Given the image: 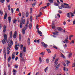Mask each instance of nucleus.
Here are the masks:
<instances>
[{
    "instance_id": "obj_1",
    "label": "nucleus",
    "mask_w": 75,
    "mask_h": 75,
    "mask_svg": "<svg viewBox=\"0 0 75 75\" xmlns=\"http://www.w3.org/2000/svg\"><path fill=\"white\" fill-rule=\"evenodd\" d=\"M13 41L12 40H11L10 41V42L8 44V46L7 47V52L8 54H9L10 53V48H11V46L13 45Z\"/></svg>"
},
{
    "instance_id": "obj_2",
    "label": "nucleus",
    "mask_w": 75,
    "mask_h": 75,
    "mask_svg": "<svg viewBox=\"0 0 75 75\" xmlns=\"http://www.w3.org/2000/svg\"><path fill=\"white\" fill-rule=\"evenodd\" d=\"M7 35L6 34H5L4 35V39H3L2 41V42L3 44H4L6 43L7 42Z\"/></svg>"
},
{
    "instance_id": "obj_3",
    "label": "nucleus",
    "mask_w": 75,
    "mask_h": 75,
    "mask_svg": "<svg viewBox=\"0 0 75 75\" xmlns=\"http://www.w3.org/2000/svg\"><path fill=\"white\" fill-rule=\"evenodd\" d=\"M61 6L64 8H71V7L69 6V4L65 3L62 4Z\"/></svg>"
},
{
    "instance_id": "obj_4",
    "label": "nucleus",
    "mask_w": 75,
    "mask_h": 75,
    "mask_svg": "<svg viewBox=\"0 0 75 75\" xmlns=\"http://www.w3.org/2000/svg\"><path fill=\"white\" fill-rule=\"evenodd\" d=\"M41 44L42 45V46L43 47L47 48V47H48V45H47V44H45V43H44V42H41Z\"/></svg>"
},
{
    "instance_id": "obj_5",
    "label": "nucleus",
    "mask_w": 75,
    "mask_h": 75,
    "mask_svg": "<svg viewBox=\"0 0 75 75\" xmlns=\"http://www.w3.org/2000/svg\"><path fill=\"white\" fill-rule=\"evenodd\" d=\"M57 2L58 3L54 2V6H58L59 5V4H60V2H59V0H57Z\"/></svg>"
},
{
    "instance_id": "obj_6",
    "label": "nucleus",
    "mask_w": 75,
    "mask_h": 75,
    "mask_svg": "<svg viewBox=\"0 0 75 75\" xmlns=\"http://www.w3.org/2000/svg\"><path fill=\"white\" fill-rule=\"evenodd\" d=\"M21 45L19 43H18L17 44V45H16L15 46V50H17L18 49V47H17V46H19V47H20V46Z\"/></svg>"
},
{
    "instance_id": "obj_7",
    "label": "nucleus",
    "mask_w": 75,
    "mask_h": 75,
    "mask_svg": "<svg viewBox=\"0 0 75 75\" xmlns=\"http://www.w3.org/2000/svg\"><path fill=\"white\" fill-rule=\"evenodd\" d=\"M58 59H57L55 61V62H54V63L55 64L54 65L56 66H57V65H58Z\"/></svg>"
},
{
    "instance_id": "obj_8",
    "label": "nucleus",
    "mask_w": 75,
    "mask_h": 75,
    "mask_svg": "<svg viewBox=\"0 0 75 75\" xmlns=\"http://www.w3.org/2000/svg\"><path fill=\"white\" fill-rule=\"evenodd\" d=\"M13 37L14 38H16V37H17V32L16 31L14 33Z\"/></svg>"
},
{
    "instance_id": "obj_9",
    "label": "nucleus",
    "mask_w": 75,
    "mask_h": 75,
    "mask_svg": "<svg viewBox=\"0 0 75 75\" xmlns=\"http://www.w3.org/2000/svg\"><path fill=\"white\" fill-rule=\"evenodd\" d=\"M52 29H55V24H54V23H53L52 24Z\"/></svg>"
},
{
    "instance_id": "obj_10",
    "label": "nucleus",
    "mask_w": 75,
    "mask_h": 75,
    "mask_svg": "<svg viewBox=\"0 0 75 75\" xmlns=\"http://www.w3.org/2000/svg\"><path fill=\"white\" fill-rule=\"evenodd\" d=\"M27 43L28 45H29L30 44V39L28 38L27 41Z\"/></svg>"
},
{
    "instance_id": "obj_11",
    "label": "nucleus",
    "mask_w": 75,
    "mask_h": 75,
    "mask_svg": "<svg viewBox=\"0 0 75 75\" xmlns=\"http://www.w3.org/2000/svg\"><path fill=\"white\" fill-rule=\"evenodd\" d=\"M3 31L4 33H5V32L6 31V26L5 25H4V30H3Z\"/></svg>"
},
{
    "instance_id": "obj_12",
    "label": "nucleus",
    "mask_w": 75,
    "mask_h": 75,
    "mask_svg": "<svg viewBox=\"0 0 75 75\" xmlns=\"http://www.w3.org/2000/svg\"><path fill=\"white\" fill-rule=\"evenodd\" d=\"M34 3H33L32 4V7H34L35 6V4H36V3H37V2L35 1V0L34 1Z\"/></svg>"
},
{
    "instance_id": "obj_13",
    "label": "nucleus",
    "mask_w": 75,
    "mask_h": 75,
    "mask_svg": "<svg viewBox=\"0 0 75 75\" xmlns=\"http://www.w3.org/2000/svg\"><path fill=\"white\" fill-rule=\"evenodd\" d=\"M11 17L9 16L8 17V21L9 23H10V22H11Z\"/></svg>"
},
{
    "instance_id": "obj_14",
    "label": "nucleus",
    "mask_w": 75,
    "mask_h": 75,
    "mask_svg": "<svg viewBox=\"0 0 75 75\" xmlns=\"http://www.w3.org/2000/svg\"><path fill=\"white\" fill-rule=\"evenodd\" d=\"M28 15H29V13H28V11H27L25 13V16L26 17H28Z\"/></svg>"
},
{
    "instance_id": "obj_15",
    "label": "nucleus",
    "mask_w": 75,
    "mask_h": 75,
    "mask_svg": "<svg viewBox=\"0 0 75 75\" xmlns=\"http://www.w3.org/2000/svg\"><path fill=\"white\" fill-rule=\"evenodd\" d=\"M23 51L24 52H25L26 51H27V50H26V48L25 47H24L23 48Z\"/></svg>"
},
{
    "instance_id": "obj_16",
    "label": "nucleus",
    "mask_w": 75,
    "mask_h": 75,
    "mask_svg": "<svg viewBox=\"0 0 75 75\" xmlns=\"http://www.w3.org/2000/svg\"><path fill=\"white\" fill-rule=\"evenodd\" d=\"M28 27L30 29H31V27H32V23H30Z\"/></svg>"
},
{
    "instance_id": "obj_17",
    "label": "nucleus",
    "mask_w": 75,
    "mask_h": 75,
    "mask_svg": "<svg viewBox=\"0 0 75 75\" xmlns=\"http://www.w3.org/2000/svg\"><path fill=\"white\" fill-rule=\"evenodd\" d=\"M70 14H71V12L68 13H67V17H69V18H71V16H70Z\"/></svg>"
},
{
    "instance_id": "obj_18",
    "label": "nucleus",
    "mask_w": 75,
    "mask_h": 75,
    "mask_svg": "<svg viewBox=\"0 0 75 75\" xmlns=\"http://www.w3.org/2000/svg\"><path fill=\"white\" fill-rule=\"evenodd\" d=\"M28 27V25H27V24H26L24 27V29L25 30H27Z\"/></svg>"
},
{
    "instance_id": "obj_19",
    "label": "nucleus",
    "mask_w": 75,
    "mask_h": 75,
    "mask_svg": "<svg viewBox=\"0 0 75 75\" xmlns=\"http://www.w3.org/2000/svg\"><path fill=\"white\" fill-rule=\"evenodd\" d=\"M7 13H6L5 15H4V18L5 20L6 19V18H7Z\"/></svg>"
},
{
    "instance_id": "obj_20",
    "label": "nucleus",
    "mask_w": 75,
    "mask_h": 75,
    "mask_svg": "<svg viewBox=\"0 0 75 75\" xmlns=\"http://www.w3.org/2000/svg\"><path fill=\"white\" fill-rule=\"evenodd\" d=\"M44 54H45V52H42L40 54V55H42V57H43V56L44 55Z\"/></svg>"
},
{
    "instance_id": "obj_21",
    "label": "nucleus",
    "mask_w": 75,
    "mask_h": 75,
    "mask_svg": "<svg viewBox=\"0 0 75 75\" xmlns=\"http://www.w3.org/2000/svg\"><path fill=\"white\" fill-rule=\"evenodd\" d=\"M48 67H46L44 69V71L45 72H47V71L48 70Z\"/></svg>"
},
{
    "instance_id": "obj_22",
    "label": "nucleus",
    "mask_w": 75,
    "mask_h": 75,
    "mask_svg": "<svg viewBox=\"0 0 75 75\" xmlns=\"http://www.w3.org/2000/svg\"><path fill=\"white\" fill-rule=\"evenodd\" d=\"M10 37L12 38L13 37V34H12V31H11L10 33Z\"/></svg>"
},
{
    "instance_id": "obj_23",
    "label": "nucleus",
    "mask_w": 75,
    "mask_h": 75,
    "mask_svg": "<svg viewBox=\"0 0 75 75\" xmlns=\"http://www.w3.org/2000/svg\"><path fill=\"white\" fill-rule=\"evenodd\" d=\"M63 70L65 71H68V69L67 68H66L65 67H64L63 69Z\"/></svg>"
},
{
    "instance_id": "obj_24",
    "label": "nucleus",
    "mask_w": 75,
    "mask_h": 75,
    "mask_svg": "<svg viewBox=\"0 0 75 75\" xmlns=\"http://www.w3.org/2000/svg\"><path fill=\"white\" fill-rule=\"evenodd\" d=\"M57 30H58V31H62V28L59 27L57 28Z\"/></svg>"
},
{
    "instance_id": "obj_25",
    "label": "nucleus",
    "mask_w": 75,
    "mask_h": 75,
    "mask_svg": "<svg viewBox=\"0 0 75 75\" xmlns=\"http://www.w3.org/2000/svg\"><path fill=\"white\" fill-rule=\"evenodd\" d=\"M37 32H38V33L39 34H42V32L41 31H40L39 30H38L37 31Z\"/></svg>"
},
{
    "instance_id": "obj_26",
    "label": "nucleus",
    "mask_w": 75,
    "mask_h": 75,
    "mask_svg": "<svg viewBox=\"0 0 75 75\" xmlns=\"http://www.w3.org/2000/svg\"><path fill=\"white\" fill-rule=\"evenodd\" d=\"M72 53H70L69 54V58H71V56H72Z\"/></svg>"
},
{
    "instance_id": "obj_27",
    "label": "nucleus",
    "mask_w": 75,
    "mask_h": 75,
    "mask_svg": "<svg viewBox=\"0 0 75 75\" xmlns=\"http://www.w3.org/2000/svg\"><path fill=\"white\" fill-rule=\"evenodd\" d=\"M47 6H45L42 7L40 9V11L41 10V9H42V8H44V9H45V8H47Z\"/></svg>"
},
{
    "instance_id": "obj_28",
    "label": "nucleus",
    "mask_w": 75,
    "mask_h": 75,
    "mask_svg": "<svg viewBox=\"0 0 75 75\" xmlns=\"http://www.w3.org/2000/svg\"><path fill=\"white\" fill-rule=\"evenodd\" d=\"M56 57V55H54L53 57V59H52V62L54 61V60H55V57Z\"/></svg>"
},
{
    "instance_id": "obj_29",
    "label": "nucleus",
    "mask_w": 75,
    "mask_h": 75,
    "mask_svg": "<svg viewBox=\"0 0 75 75\" xmlns=\"http://www.w3.org/2000/svg\"><path fill=\"white\" fill-rule=\"evenodd\" d=\"M60 65V64H58V65H57V66L56 67V69H57L58 68H59V66Z\"/></svg>"
},
{
    "instance_id": "obj_30",
    "label": "nucleus",
    "mask_w": 75,
    "mask_h": 75,
    "mask_svg": "<svg viewBox=\"0 0 75 75\" xmlns=\"http://www.w3.org/2000/svg\"><path fill=\"white\" fill-rule=\"evenodd\" d=\"M19 38L20 40H21V34H20L19 35Z\"/></svg>"
},
{
    "instance_id": "obj_31",
    "label": "nucleus",
    "mask_w": 75,
    "mask_h": 75,
    "mask_svg": "<svg viewBox=\"0 0 75 75\" xmlns=\"http://www.w3.org/2000/svg\"><path fill=\"white\" fill-rule=\"evenodd\" d=\"M22 33H23V35L25 34V30H24V29H22Z\"/></svg>"
},
{
    "instance_id": "obj_32",
    "label": "nucleus",
    "mask_w": 75,
    "mask_h": 75,
    "mask_svg": "<svg viewBox=\"0 0 75 75\" xmlns=\"http://www.w3.org/2000/svg\"><path fill=\"white\" fill-rule=\"evenodd\" d=\"M64 41H65V43L66 44H68V41L67 40V39H66L64 40Z\"/></svg>"
},
{
    "instance_id": "obj_33",
    "label": "nucleus",
    "mask_w": 75,
    "mask_h": 75,
    "mask_svg": "<svg viewBox=\"0 0 75 75\" xmlns=\"http://www.w3.org/2000/svg\"><path fill=\"white\" fill-rule=\"evenodd\" d=\"M47 51L48 52V53H51V50L50 49H47Z\"/></svg>"
},
{
    "instance_id": "obj_34",
    "label": "nucleus",
    "mask_w": 75,
    "mask_h": 75,
    "mask_svg": "<svg viewBox=\"0 0 75 75\" xmlns=\"http://www.w3.org/2000/svg\"><path fill=\"white\" fill-rule=\"evenodd\" d=\"M61 57H62L63 58H65V56H64V54H61Z\"/></svg>"
},
{
    "instance_id": "obj_35",
    "label": "nucleus",
    "mask_w": 75,
    "mask_h": 75,
    "mask_svg": "<svg viewBox=\"0 0 75 75\" xmlns=\"http://www.w3.org/2000/svg\"><path fill=\"white\" fill-rule=\"evenodd\" d=\"M25 19H23V20L22 21V22L23 24H24L25 23Z\"/></svg>"
},
{
    "instance_id": "obj_36",
    "label": "nucleus",
    "mask_w": 75,
    "mask_h": 75,
    "mask_svg": "<svg viewBox=\"0 0 75 75\" xmlns=\"http://www.w3.org/2000/svg\"><path fill=\"white\" fill-rule=\"evenodd\" d=\"M16 21H17V20L14 19L13 21V23H16Z\"/></svg>"
},
{
    "instance_id": "obj_37",
    "label": "nucleus",
    "mask_w": 75,
    "mask_h": 75,
    "mask_svg": "<svg viewBox=\"0 0 75 75\" xmlns=\"http://www.w3.org/2000/svg\"><path fill=\"white\" fill-rule=\"evenodd\" d=\"M14 66L15 67V68H16V69H17V68H18V65L15 64L14 65Z\"/></svg>"
},
{
    "instance_id": "obj_38",
    "label": "nucleus",
    "mask_w": 75,
    "mask_h": 75,
    "mask_svg": "<svg viewBox=\"0 0 75 75\" xmlns=\"http://www.w3.org/2000/svg\"><path fill=\"white\" fill-rule=\"evenodd\" d=\"M10 60H11V57L9 56L8 58V62H9L10 61Z\"/></svg>"
},
{
    "instance_id": "obj_39",
    "label": "nucleus",
    "mask_w": 75,
    "mask_h": 75,
    "mask_svg": "<svg viewBox=\"0 0 75 75\" xmlns=\"http://www.w3.org/2000/svg\"><path fill=\"white\" fill-rule=\"evenodd\" d=\"M30 20L31 22L33 20V16H30Z\"/></svg>"
},
{
    "instance_id": "obj_40",
    "label": "nucleus",
    "mask_w": 75,
    "mask_h": 75,
    "mask_svg": "<svg viewBox=\"0 0 75 75\" xmlns=\"http://www.w3.org/2000/svg\"><path fill=\"white\" fill-rule=\"evenodd\" d=\"M25 15V13H24V12H23V13L22 14V17H23V18H24V16Z\"/></svg>"
},
{
    "instance_id": "obj_41",
    "label": "nucleus",
    "mask_w": 75,
    "mask_h": 75,
    "mask_svg": "<svg viewBox=\"0 0 75 75\" xmlns=\"http://www.w3.org/2000/svg\"><path fill=\"white\" fill-rule=\"evenodd\" d=\"M49 59L47 58V59H46V62H47V64H48V63H49Z\"/></svg>"
},
{
    "instance_id": "obj_42",
    "label": "nucleus",
    "mask_w": 75,
    "mask_h": 75,
    "mask_svg": "<svg viewBox=\"0 0 75 75\" xmlns=\"http://www.w3.org/2000/svg\"><path fill=\"white\" fill-rule=\"evenodd\" d=\"M13 71L14 72L13 73H15L16 74V72H17V70H14V69H13Z\"/></svg>"
},
{
    "instance_id": "obj_43",
    "label": "nucleus",
    "mask_w": 75,
    "mask_h": 75,
    "mask_svg": "<svg viewBox=\"0 0 75 75\" xmlns=\"http://www.w3.org/2000/svg\"><path fill=\"white\" fill-rule=\"evenodd\" d=\"M20 57H21V58L23 57V54H22L21 53L20 54Z\"/></svg>"
},
{
    "instance_id": "obj_44",
    "label": "nucleus",
    "mask_w": 75,
    "mask_h": 75,
    "mask_svg": "<svg viewBox=\"0 0 75 75\" xmlns=\"http://www.w3.org/2000/svg\"><path fill=\"white\" fill-rule=\"evenodd\" d=\"M20 27L21 28H22V23L21 22V23L20 24Z\"/></svg>"
},
{
    "instance_id": "obj_45",
    "label": "nucleus",
    "mask_w": 75,
    "mask_h": 75,
    "mask_svg": "<svg viewBox=\"0 0 75 75\" xmlns=\"http://www.w3.org/2000/svg\"><path fill=\"white\" fill-rule=\"evenodd\" d=\"M39 61L40 62H42V60H41V57H39Z\"/></svg>"
},
{
    "instance_id": "obj_46",
    "label": "nucleus",
    "mask_w": 75,
    "mask_h": 75,
    "mask_svg": "<svg viewBox=\"0 0 75 75\" xmlns=\"http://www.w3.org/2000/svg\"><path fill=\"white\" fill-rule=\"evenodd\" d=\"M58 7L59 8V9H62V6H58Z\"/></svg>"
},
{
    "instance_id": "obj_47",
    "label": "nucleus",
    "mask_w": 75,
    "mask_h": 75,
    "mask_svg": "<svg viewBox=\"0 0 75 75\" xmlns=\"http://www.w3.org/2000/svg\"><path fill=\"white\" fill-rule=\"evenodd\" d=\"M23 47V45L22 44L21 46V50H22Z\"/></svg>"
},
{
    "instance_id": "obj_48",
    "label": "nucleus",
    "mask_w": 75,
    "mask_h": 75,
    "mask_svg": "<svg viewBox=\"0 0 75 75\" xmlns=\"http://www.w3.org/2000/svg\"><path fill=\"white\" fill-rule=\"evenodd\" d=\"M8 10H10V5L8 6Z\"/></svg>"
},
{
    "instance_id": "obj_49",
    "label": "nucleus",
    "mask_w": 75,
    "mask_h": 75,
    "mask_svg": "<svg viewBox=\"0 0 75 75\" xmlns=\"http://www.w3.org/2000/svg\"><path fill=\"white\" fill-rule=\"evenodd\" d=\"M4 58L5 59H6V53H5L4 54Z\"/></svg>"
},
{
    "instance_id": "obj_50",
    "label": "nucleus",
    "mask_w": 75,
    "mask_h": 75,
    "mask_svg": "<svg viewBox=\"0 0 75 75\" xmlns=\"http://www.w3.org/2000/svg\"><path fill=\"white\" fill-rule=\"evenodd\" d=\"M0 14H1V16H2V15H3V11H1L0 10Z\"/></svg>"
},
{
    "instance_id": "obj_51",
    "label": "nucleus",
    "mask_w": 75,
    "mask_h": 75,
    "mask_svg": "<svg viewBox=\"0 0 75 75\" xmlns=\"http://www.w3.org/2000/svg\"><path fill=\"white\" fill-rule=\"evenodd\" d=\"M14 58H15V56L12 55V59H14Z\"/></svg>"
},
{
    "instance_id": "obj_52",
    "label": "nucleus",
    "mask_w": 75,
    "mask_h": 75,
    "mask_svg": "<svg viewBox=\"0 0 75 75\" xmlns=\"http://www.w3.org/2000/svg\"><path fill=\"white\" fill-rule=\"evenodd\" d=\"M67 65H68V64H69V63H70V62L68 61V60H67Z\"/></svg>"
},
{
    "instance_id": "obj_53",
    "label": "nucleus",
    "mask_w": 75,
    "mask_h": 75,
    "mask_svg": "<svg viewBox=\"0 0 75 75\" xmlns=\"http://www.w3.org/2000/svg\"><path fill=\"white\" fill-rule=\"evenodd\" d=\"M49 1L50 3H51L54 2V0H49Z\"/></svg>"
},
{
    "instance_id": "obj_54",
    "label": "nucleus",
    "mask_w": 75,
    "mask_h": 75,
    "mask_svg": "<svg viewBox=\"0 0 75 75\" xmlns=\"http://www.w3.org/2000/svg\"><path fill=\"white\" fill-rule=\"evenodd\" d=\"M33 13V8H31L30 13Z\"/></svg>"
},
{
    "instance_id": "obj_55",
    "label": "nucleus",
    "mask_w": 75,
    "mask_h": 75,
    "mask_svg": "<svg viewBox=\"0 0 75 75\" xmlns=\"http://www.w3.org/2000/svg\"><path fill=\"white\" fill-rule=\"evenodd\" d=\"M74 42H75V41L74 40H73L71 42H70V44H72V43H74Z\"/></svg>"
},
{
    "instance_id": "obj_56",
    "label": "nucleus",
    "mask_w": 75,
    "mask_h": 75,
    "mask_svg": "<svg viewBox=\"0 0 75 75\" xmlns=\"http://www.w3.org/2000/svg\"><path fill=\"white\" fill-rule=\"evenodd\" d=\"M36 28L37 30H39V28H38V24L36 25Z\"/></svg>"
},
{
    "instance_id": "obj_57",
    "label": "nucleus",
    "mask_w": 75,
    "mask_h": 75,
    "mask_svg": "<svg viewBox=\"0 0 75 75\" xmlns=\"http://www.w3.org/2000/svg\"><path fill=\"white\" fill-rule=\"evenodd\" d=\"M70 15H71V17H73L74 16V14L72 13H71V12Z\"/></svg>"
},
{
    "instance_id": "obj_58",
    "label": "nucleus",
    "mask_w": 75,
    "mask_h": 75,
    "mask_svg": "<svg viewBox=\"0 0 75 75\" xmlns=\"http://www.w3.org/2000/svg\"><path fill=\"white\" fill-rule=\"evenodd\" d=\"M4 54H6V49H4Z\"/></svg>"
},
{
    "instance_id": "obj_59",
    "label": "nucleus",
    "mask_w": 75,
    "mask_h": 75,
    "mask_svg": "<svg viewBox=\"0 0 75 75\" xmlns=\"http://www.w3.org/2000/svg\"><path fill=\"white\" fill-rule=\"evenodd\" d=\"M17 19L18 20V22H20V18L19 17H18L17 18Z\"/></svg>"
},
{
    "instance_id": "obj_60",
    "label": "nucleus",
    "mask_w": 75,
    "mask_h": 75,
    "mask_svg": "<svg viewBox=\"0 0 75 75\" xmlns=\"http://www.w3.org/2000/svg\"><path fill=\"white\" fill-rule=\"evenodd\" d=\"M11 11L12 12V14H13V8H11Z\"/></svg>"
},
{
    "instance_id": "obj_61",
    "label": "nucleus",
    "mask_w": 75,
    "mask_h": 75,
    "mask_svg": "<svg viewBox=\"0 0 75 75\" xmlns=\"http://www.w3.org/2000/svg\"><path fill=\"white\" fill-rule=\"evenodd\" d=\"M21 61H24V57H22V59H21Z\"/></svg>"
},
{
    "instance_id": "obj_62",
    "label": "nucleus",
    "mask_w": 75,
    "mask_h": 75,
    "mask_svg": "<svg viewBox=\"0 0 75 75\" xmlns=\"http://www.w3.org/2000/svg\"><path fill=\"white\" fill-rule=\"evenodd\" d=\"M72 67H75V63H74L72 66Z\"/></svg>"
},
{
    "instance_id": "obj_63",
    "label": "nucleus",
    "mask_w": 75,
    "mask_h": 75,
    "mask_svg": "<svg viewBox=\"0 0 75 75\" xmlns=\"http://www.w3.org/2000/svg\"><path fill=\"white\" fill-rule=\"evenodd\" d=\"M38 43V44H39L40 43V39L38 40L37 41Z\"/></svg>"
},
{
    "instance_id": "obj_64",
    "label": "nucleus",
    "mask_w": 75,
    "mask_h": 75,
    "mask_svg": "<svg viewBox=\"0 0 75 75\" xmlns=\"http://www.w3.org/2000/svg\"><path fill=\"white\" fill-rule=\"evenodd\" d=\"M73 25H74L75 24V19H74V21H73Z\"/></svg>"
}]
</instances>
